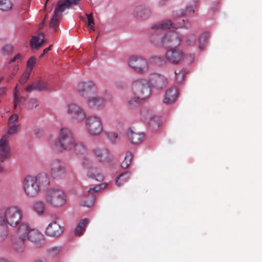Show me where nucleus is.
<instances>
[{"mask_svg":"<svg viewBox=\"0 0 262 262\" xmlns=\"http://www.w3.org/2000/svg\"><path fill=\"white\" fill-rule=\"evenodd\" d=\"M85 125L87 132L92 136H98L103 130L101 118L97 116L91 115L86 118Z\"/></svg>","mask_w":262,"mask_h":262,"instance_id":"nucleus-7","label":"nucleus"},{"mask_svg":"<svg viewBox=\"0 0 262 262\" xmlns=\"http://www.w3.org/2000/svg\"><path fill=\"white\" fill-rule=\"evenodd\" d=\"M62 250L60 246H54L48 249L47 251L49 254L51 256H55L58 254Z\"/></svg>","mask_w":262,"mask_h":262,"instance_id":"nucleus-41","label":"nucleus"},{"mask_svg":"<svg viewBox=\"0 0 262 262\" xmlns=\"http://www.w3.org/2000/svg\"><path fill=\"white\" fill-rule=\"evenodd\" d=\"M18 116L16 114H13L9 118L8 120V124H16L15 123L18 121Z\"/></svg>","mask_w":262,"mask_h":262,"instance_id":"nucleus-47","label":"nucleus"},{"mask_svg":"<svg viewBox=\"0 0 262 262\" xmlns=\"http://www.w3.org/2000/svg\"><path fill=\"white\" fill-rule=\"evenodd\" d=\"M46 198L50 204L55 207L61 206L66 202L64 193L59 189H49L46 193Z\"/></svg>","mask_w":262,"mask_h":262,"instance_id":"nucleus-9","label":"nucleus"},{"mask_svg":"<svg viewBox=\"0 0 262 262\" xmlns=\"http://www.w3.org/2000/svg\"><path fill=\"white\" fill-rule=\"evenodd\" d=\"M141 100H142L141 98H138V96L134 95V97L128 98L126 103L127 106L129 108H133L139 105Z\"/></svg>","mask_w":262,"mask_h":262,"instance_id":"nucleus-36","label":"nucleus"},{"mask_svg":"<svg viewBox=\"0 0 262 262\" xmlns=\"http://www.w3.org/2000/svg\"><path fill=\"white\" fill-rule=\"evenodd\" d=\"M87 104L92 108L99 110L103 107L104 99L96 94L87 99Z\"/></svg>","mask_w":262,"mask_h":262,"instance_id":"nucleus-22","label":"nucleus"},{"mask_svg":"<svg viewBox=\"0 0 262 262\" xmlns=\"http://www.w3.org/2000/svg\"><path fill=\"white\" fill-rule=\"evenodd\" d=\"M76 139L71 129L68 127L61 128L58 133V137L52 144V149L57 153L64 151L72 150Z\"/></svg>","mask_w":262,"mask_h":262,"instance_id":"nucleus-3","label":"nucleus"},{"mask_svg":"<svg viewBox=\"0 0 262 262\" xmlns=\"http://www.w3.org/2000/svg\"><path fill=\"white\" fill-rule=\"evenodd\" d=\"M6 161L5 159H0V173H2L5 171L4 162Z\"/></svg>","mask_w":262,"mask_h":262,"instance_id":"nucleus-52","label":"nucleus"},{"mask_svg":"<svg viewBox=\"0 0 262 262\" xmlns=\"http://www.w3.org/2000/svg\"><path fill=\"white\" fill-rule=\"evenodd\" d=\"M88 222L87 219H83L79 223L75 230V233L76 235L80 236L82 234Z\"/></svg>","mask_w":262,"mask_h":262,"instance_id":"nucleus-33","label":"nucleus"},{"mask_svg":"<svg viewBox=\"0 0 262 262\" xmlns=\"http://www.w3.org/2000/svg\"><path fill=\"white\" fill-rule=\"evenodd\" d=\"M215 10H217L220 7L219 4L217 3L215 4Z\"/></svg>","mask_w":262,"mask_h":262,"instance_id":"nucleus-60","label":"nucleus"},{"mask_svg":"<svg viewBox=\"0 0 262 262\" xmlns=\"http://www.w3.org/2000/svg\"><path fill=\"white\" fill-rule=\"evenodd\" d=\"M21 60V56L19 54H17L15 55L13 58H12L10 60V62H14L17 61L19 62Z\"/></svg>","mask_w":262,"mask_h":262,"instance_id":"nucleus-53","label":"nucleus"},{"mask_svg":"<svg viewBox=\"0 0 262 262\" xmlns=\"http://www.w3.org/2000/svg\"><path fill=\"white\" fill-rule=\"evenodd\" d=\"M20 128V125L19 124L8 125L7 132L2 137L6 136V139L9 140L11 136L17 134L19 132Z\"/></svg>","mask_w":262,"mask_h":262,"instance_id":"nucleus-29","label":"nucleus"},{"mask_svg":"<svg viewBox=\"0 0 262 262\" xmlns=\"http://www.w3.org/2000/svg\"><path fill=\"white\" fill-rule=\"evenodd\" d=\"M154 86L157 90H161L168 83L167 77L158 73H155L151 77Z\"/></svg>","mask_w":262,"mask_h":262,"instance_id":"nucleus-21","label":"nucleus"},{"mask_svg":"<svg viewBox=\"0 0 262 262\" xmlns=\"http://www.w3.org/2000/svg\"><path fill=\"white\" fill-rule=\"evenodd\" d=\"M67 112L71 118L78 122L82 121L86 117V113L84 110L76 103L69 104L67 106Z\"/></svg>","mask_w":262,"mask_h":262,"instance_id":"nucleus-11","label":"nucleus"},{"mask_svg":"<svg viewBox=\"0 0 262 262\" xmlns=\"http://www.w3.org/2000/svg\"><path fill=\"white\" fill-rule=\"evenodd\" d=\"M16 74V72L14 71V72H13L12 73V74L8 77V78L7 79V81L9 82L10 80H11L13 78V77L15 76Z\"/></svg>","mask_w":262,"mask_h":262,"instance_id":"nucleus-56","label":"nucleus"},{"mask_svg":"<svg viewBox=\"0 0 262 262\" xmlns=\"http://www.w3.org/2000/svg\"><path fill=\"white\" fill-rule=\"evenodd\" d=\"M150 14L149 9L141 6L135 8L132 12V14L137 18H145L148 17Z\"/></svg>","mask_w":262,"mask_h":262,"instance_id":"nucleus-26","label":"nucleus"},{"mask_svg":"<svg viewBox=\"0 0 262 262\" xmlns=\"http://www.w3.org/2000/svg\"><path fill=\"white\" fill-rule=\"evenodd\" d=\"M131 173L129 172H125L120 174L116 180V184L119 187L122 186L130 179Z\"/></svg>","mask_w":262,"mask_h":262,"instance_id":"nucleus-31","label":"nucleus"},{"mask_svg":"<svg viewBox=\"0 0 262 262\" xmlns=\"http://www.w3.org/2000/svg\"><path fill=\"white\" fill-rule=\"evenodd\" d=\"M80 0H59L56 5L54 10V13L58 16L61 17L62 15L60 13L63 12L66 9L71 8L72 5L78 4Z\"/></svg>","mask_w":262,"mask_h":262,"instance_id":"nucleus-18","label":"nucleus"},{"mask_svg":"<svg viewBox=\"0 0 262 262\" xmlns=\"http://www.w3.org/2000/svg\"><path fill=\"white\" fill-rule=\"evenodd\" d=\"M38 106L37 100L35 98H32L29 102V108L32 109L36 108Z\"/></svg>","mask_w":262,"mask_h":262,"instance_id":"nucleus-49","label":"nucleus"},{"mask_svg":"<svg viewBox=\"0 0 262 262\" xmlns=\"http://www.w3.org/2000/svg\"><path fill=\"white\" fill-rule=\"evenodd\" d=\"M186 74V70L184 68L175 71L176 79L178 83H181L184 80Z\"/></svg>","mask_w":262,"mask_h":262,"instance_id":"nucleus-38","label":"nucleus"},{"mask_svg":"<svg viewBox=\"0 0 262 262\" xmlns=\"http://www.w3.org/2000/svg\"><path fill=\"white\" fill-rule=\"evenodd\" d=\"M86 16L88 18V27L92 29V30L94 31V20L92 14H85Z\"/></svg>","mask_w":262,"mask_h":262,"instance_id":"nucleus-46","label":"nucleus"},{"mask_svg":"<svg viewBox=\"0 0 262 262\" xmlns=\"http://www.w3.org/2000/svg\"><path fill=\"white\" fill-rule=\"evenodd\" d=\"M194 13V10L193 9V6H187L185 10H181L176 12L173 14V17H182L188 14H193Z\"/></svg>","mask_w":262,"mask_h":262,"instance_id":"nucleus-35","label":"nucleus"},{"mask_svg":"<svg viewBox=\"0 0 262 262\" xmlns=\"http://www.w3.org/2000/svg\"><path fill=\"white\" fill-rule=\"evenodd\" d=\"M50 180L48 175L45 173L38 174L33 177H26L23 182V189L26 195L30 198H34L40 191L41 188L48 186Z\"/></svg>","mask_w":262,"mask_h":262,"instance_id":"nucleus-2","label":"nucleus"},{"mask_svg":"<svg viewBox=\"0 0 262 262\" xmlns=\"http://www.w3.org/2000/svg\"><path fill=\"white\" fill-rule=\"evenodd\" d=\"M18 85L17 84L14 90L13 99H14V108H16L18 105L23 103L26 100L24 96H19L18 90L17 89Z\"/></svg>","mask_w":262,"mask_h":262,"instance_id":"nucleus-30","label":"nucleus"},{"mask_svg":"<svg viewBox=\"0 0 262 262\" xmlns=\"http://www.w3.org/2000/svg\"><path fill=\"white\" fill-rule=\"evenodd\" d=\"M208 42V39L206 35H202L199 40V48L201 51H203Z\"/></svg>","mask_w":262,"mask_h":262,"instance_id":"nucleus-40","label":"nucleus"},{"mask_svg":"<svg viewBox=\"0 0 262 262\" xmlns=\"http://www.w3.org/2000/svg\"><path fill=\"white\" fill-rule=\"evenodd\" d=\"M52 45L50 46L48 48L43 50V53L40 55V57H43V56L47 54L50 50H51Z\"/></svg>","mask_w":262,"mask_h":262,"instance_id":"nucleus-55","label":"nucleus"},{"mask_svg":"<svg viewBox=\"0 0 262 262\" xmlns=\"http://www.w3.org/2000/svg\"><path fill=\"white\" fill-rule=\"evenodd\" d=\"M13 49L11 45H6L3 47L2 52L4 54H9L12 52Z\"/></svg>","mask_w":262,"mask_h":262,"instance_id":"nucleus-48","label":"nucleus"},{"mask_svg":"<svg viewBox=\"0 0 262 262\" xmlns=\"http://www.w3.org/2000/svg\"><path fill=\"white\" fill-rule=\"evenodd\" d=\"M190 57H191V59H192V60H193V55H190Z\"/></svg>","mask_w":262,"mask_h":262,"instance_id":"nucleus-64","label":"nucleus"},{"mask_svg":"<svg viewBox=\"0 0 262 262\" xmlns=\"http://www.w3.org/2000/svg\"><path fill=\"white\" fill-rule=\"evenodd\" d=\"M79 94L82 97H91L97 93L95 84L91 81L80 82L77 87Z\"/></svg>","mask_w":262,"mask_h":262,"instance_id":"nucleus-12","label":"nucleus"},{"mask_svg":"<svg viewBox=\"0 0 262 262\" xmlns=\"http://www.w3.org/2000/svg\"><path fill=\"white\" fill-rule=\"evenodd\" d=\"M4 79V78L3 77L0 78V82Z\"/></svg>","mask_w":262,"mask_h":262,"instance_id":"nucleus-63","label":"nucleus"},{"mask_svg":"<svg viewBox=\"0 0 262 262\" xmlns=\"http://www.w3.org/2000/svg\"><path fill=\"white\" fill-rule=\"evenodd\" d=\"M196 41V37L193 34H191L186 36L185 40L186 46H191L195 44Z\"/></svg>","mask_w":262,"mask_h":262,"instance_id":"nucleus-42","label":"nucleus"},{"mask_svg":"<svg viewBox=\"0 0 262 262\" xmlns=\"http://www.w3.org/2000/svg\"><path fill=\"white\" fill-rule=\"evenodd\" d=\"M166 58L170 63L178 64L183 60L184 55L183 52L179 49L171 48L166 53Z\"/></svg>","mask_w":262,"mask_h":262,"instance_id":"nucleus-17","label":"nucleus"},{"mask_svg":"<svg viewBox=\"0 0 262 262\" xmlns=\"http://www.w3.org/2000/svg\"><path fill=\"white\" fill-rule=\"evenodd\" d=\"M108 137L113 142H115L116 141V139L118 137V136L116 134L112 133H110L108 135Z\"/></svg>","mask_w":262,"mask_h":262,"instance_id":"nucleus-51","label":"nucleus"},{"mask_svg":"<svg viewBox=\"0 0 262 262\" xmlns=\"http://www.w3.org/2000/svg\"><path fill=\"white\" fill-rule=\"evenodd\" d=\"M129 139L130 142L135 145L140 144L145 137L144 133L136 132L130 128L128 134Z\"/></svg>","mask_w":262,"mask_h":262,"instance_id":"nucleus-27","label":"nucleus"},{"mask_svg":"<svg viewBox=\"0 0 262 262\" xmlns=\"http://www.w3.org/2000/svg\"><path fill=\"white\" fill-rule=\"evenodd\" d=\"M49 86L46 82L43 81H38L34 82L32 84L28 85L25 89L27 92H30L32 91H42L44 90H48Z\"/></svg>","mask_w":262,"mask_h":262,"instance_id":"nucleus-24","label":"nucleus"},{"mask_svg":"<svg viewBox=\"0 0 262 262\" xmlns=\"http://www.w3.org/2000/svg\"><path fill=\"white\" fill-rule=\"evenodd\" d=\"M0 262H10V261L7 258H1Z\"/></svg>","mask_w":262,"mask_h":262,"instance_id":"nucleus-58","label":"nucleus"},{"mask_svg":"<svg viewBox=\"0 0 262 262\" xmlns=\"http://www.w3.org/2000/svg\"><path fill=\"white\" fill-rule=\"evenodd\" d=\"M13 7V3L11 0H0V10L8 12Z\"/></svg>","mask_w":262,"mask_h":262,"instance_id":"nucleus-34","label":"nucleus"},{"mask_svg":"<svg viewBox=\"0 0 262 262\" xmlns=\"http://www.w3.org/2000/svg\"><path fill=\"white\" fill-rule=\"evenodd\" d=\"M128 64L134 71L139 74L147 73L149 70L147 60L141 56L133 55L128 60Z\"/></svg>","mask_w":262,"mask_h":262,"instance_id":"nucleus-10","label":"nucleus"},{"mask_svg":"<svg viewBox=\"0 0 262 262\" xmlns=\"http://www.w3.org/2000/svg\"><path fill=\"white\" fill-rule=\"evenodd\" d=\"M177 26V28H188V26L185 25L184 24V19L182 20V23H178Z\"/></svg>","mask_w":262,"mask_h":262,"instance_id":"nucleus-54","label":"nucleus"},{"mask_svg":"<svg viewBox=\"0 0 262 262\" xmlns=\"http://www.w3.org/2000/svg\"><path fill=\"white\" fill-rule=\"evenodd\" d=\"M106 183H102L99 185H97L93 188H91L88 191V194L85 195L80 203L81 206L90 207H91L95 201L94 193L98 192L101 189L104 188L107 186Z\"/></svg>","mask_w":262,"mask_h":262,"instance_id":"nucleus-13","label":"nucleus"},{"mask_svg":"<svg viewBox=\"0 0 262 262\" xmlns=\"http://www.w3.org/2000/svg\"><path fill=\"white\" fill-rule=\"evenodd\" d=\"M149 125L152 129H156L159 127V123L155 121L154 118L150 119L149 122Z\"/></svg>","mask_w":262,"mask_h":262,"instance_id":"nucleus-50","label":"nucleus"},{"mask_svg":"<svg viewBox=\"0 0 262 262\" xmlns=\"http://www.w3.org/2000/svg\"><path fill=\"white\" fill-rule=\"evenodd\" d=\"M33 210L38 215L43 214L45 210V204L42 201L35 202L33 204Z\"/></svg>","mask_w":262,"mask_h":262,"instance_id":"nucleus-32","label":"nucleus"},{"mask_svg":"<svg viewBox=\"0 0 262 262\" xmlns=\"http://www.w3.org/2000/svg\"><path fill=\"white\" fill-rule=\"evenodd\" d=\"M6 90L4 88H0V95H3L5 93Z\"/></svg>","mask_w":262,"mask_h":262,"instance_id":"nucleus-57","label":"nucleus"},{"mask_svg":"<svg viewBox=\"0 0 262 262\" xmlns=\"http://www.w3.org/2000/svg\"><path fill=\"white\" fill-rule=\"evenodd\" d=\"M50 174L54 179H60L66 174L63 163L58 159L53 160L50 164Z\"/></svg>","mask_w":262,"mask_h":262,"instance_id":"nucleus-14","label":"nucleus"},{"mask_svg":"<svg viewBox=\"0 0 262 262\" xmlns=\"http://www.w3.org/2000/svg\"><path fill=\"white\" fill-rule=\"evenodd\" d=\"M21 210L16 206H10L2 210L0 216V225H9L14 227L18 225L22 218Z\"/></svg>","mask_w":262,"mask_h":262,"instance_id":"nucleus-4","label":"nucleus"},{"mask_svg":"<svg viewBox=\"0 0 262 262\" xmlns=\"http://www.w3.org/2000/svg\"><path fill=\"white\" fill-rule=\"evenodd\" d=\"M132 91L135 96L143 100L148 98L151 92L148 82L142 79H137L133 82Z\"/></svg>","mask_w":262,"mask_h":262,"instance_id":"nucleus-5","label":"nucleus"},{"mask_svg":"<svg viewBox=\"0 0 262 262\" xmlns=\"http://www.w3.org/2000/svg\"><path fill=\"white\" fill-rule=\"evenodd\" d=\"M178 95V89L176 87H172L168 90L165 93L163 99L164 103L170 104L174 102Z\"/></svg>","mask_w":262,"mask_h":262,"instance_id":"nucleus-23","label":"nucleus"},{"mask_svg":"<svg viewBox=\"0 0 262 262\" xmlns=\"http://www.w3.org/2000/svg\"><path fill=\"white\" fill-rule=\"evenodd\" d=\"M60 18V16H58L57 14L54 13V15L50 22V26L56 30L57 27L58 21Z\"/></svg>","mask_w":262,"mask_h":262,"instance_id":"nucleus-43","label":"nucleus"},{"mask_svg":"<svg viewBox=\"0 0 262 262\" xmlns=\"http://www.w3.org/2000/svg\"><path fill=\"white\" fill-rule=\"evenodd\" d=\"M44 34L39 33L38 36H33L30 40V46L32 49L38 50L42 45L44 41Z\"/></svg>","mask_w":262,"mask_h":262,"instance_id":"nucleus-28","label":"nucleus"},{"mask_svg":"<svg viewBox=\"0 0 262 262\" xmlns=\"http://www.w3.org/2000/svg\"><path fill=\"white\" fill-rule=\"evenodd\" d=\"M7 232L5 231V233H4V237H6V236H7Z\"/></svg>","mask_w":262,"mask_h":262,"instance_id":"nucleus-62","label":"nucleus"},{"mask_svg":"<svg viewBox=\"0 0 262 262\" xmlns=\"http://www.w3.org/2000/svg\"><path fill=\"white\" fill-rule=\"evenodd\" d=\"M75 154L79 157H86L85 155L88 153L86 146L81 142L75 141L72 147V150Z\"/></svg>","mask_w":262,"mask_h":262,"instance_id":"nucleus-25","label":"nucleus"},{"mask_svg":"<svg viewBox=\"0 0 262 262\" xmlns=\"http://www.w3.org/2000/svg\"><path fill=\"white\" fill-rule=\"evenodd\" d=\"M35 262H46V261L43 258H38L37 259Z\"/></svg>","mask_w":262,"mask_h":262,"instance_id":"nucleus-59","label":"nucleus"},{"mask_svg":"<svg viewBox=\"0 0 262 262\" xmlns=\"http://www.w3.org/2000/svg\"><path fill=\"white\" fill-rule=\"evenodd\" d=\"M48 1H49V0H46V3H45V6H44V8H46V6H47V3H48Z\"/></svg>","mask_w":262,"mask_h":262,"instance_id":"nucleus-61","label":"nucleus"},{"mask_svg":"<svg viewBox=\"0 0 262 262\" xmlns=\"http://www.w3.org/2000/svg\"><path fill=\"white\" fill-rule=\"evenodd\" d=\"M133 155L132 152L128 151L126 152L124 160L121 163V167L123 168H127L130 164L132 160Z\"/></svg>","mask_w":262,"mask_h":262,"instance_id":"nucleus-37","label":"nucleus"},{"mask_svg":"<svg viewBox=\"0 0 262 262\" xmlns=\"http://www.w3.org/2000/svg\"><path fill=\"white\" fill-rule=\"evenodd\" d=\"M27 239H29L37 247L41 246L45 244V238L43 234L38 230L32 229Z\"/></svg>","mask_w":262,"mask_h":262,"instance_id":"nucleus-19","label":"nucleus"},{"mask_svg":"<svg viewBox=\"0 0 262 262\" xmlns=\"http://www.w3.org/2000/svg\"><path fill=\"white\" fill-rule=\"evenodd\" d=\"M174 24V23L172 24L170 20H166L154 25L151 28V41L157 45L166 48L178 46L181 42V38L177 32H168L163 35L164 31Z\"/></svg>","mask_w":262,"mask_h":262,"instance_id":"nucleus-1","label":"nucleus"},{"mask_svg":"<svg viewBox=\"0 0 262 262\" xmlns=\"http://www.w3.org/2000/svg\"><path fill=\"white\" fill-rule=\"evenodd\" d=\"M86 157H82L81 164L84 168L87 170V176L97 181H102L104 177L103 174L99 169L93 167L94 162L92 159V155L88 152L85 155Z\"/></svg>","mask_w":262,"mask_h":262,"instance_id":"nucleus-6","label":"nucleus"},{"mask_svg":"<svg viewBox=\"0 0 262 262\" xmlns=\"http://www.w3.org/2000/svg\"><path fill=\"white\" fill-rule=\"evenodd\" d=\"M36 61V58L34 56H31L28 60L27 63V70H30L32 72V70L34 66Z\"/></svg>","mask_w":262,"mask_h":262,"instance_id":"nucleus-44","label":"nucleus"},{"mask_svg":"<svg viewBox=\"0 0 262 262\" xmlns=\"http://www.w3.org/2000/svg\"><path fill=\"white\" fill-rule=\"evenodd\" d=\"M10 145L9 140L5 137L0 139V159L8 160L10 157Z\"/></svg>","mask_w":262,"mask_h":262,"instance_id":"nucleus-20","label":"nucleus"},{"mask_svg":"<svg viewBox=\"0 0 262 262\" xmlns=\"http://www.w3.org/2000/svg\"><path fill=\"white\" fill-rule=\"evenodd\" d=\"M92 156L95 157L100 163L109 162L112 157L110 151L106 148L96 147L90 151Z\"/></svg>","mask_w":262,"mask_h":262,"instance_id":"nucleus-15","label":"nucleus"},{"mask_svg":"<svg viewBox=\"0 0 262 262\" xmlns=\"http://www.w3.org/2000/svg\"><path fill=\"white\" fill-rule=\"evenodd\" d=\"M31 73V72L30 71V70H26V71L21 76L19 79V83L21 84L25 83L29 78Z\"/></svg>","mask_w":262,"mask_h":262,"instance_id":"nucleus-45","label":"nucleus"},{"mask_svg":"<svg viewBox=\"0 0 262 262\" xmlns=\"http://www.w3.org/2000/svg\"><path fill=\"white\" fill-rule=\"evenodd\" d=\"M150 62L158 64L159 66H163L166 63V61L163 57L160 56H152L149 59Z\"/></svg>","mask_w":262,"mask_h":262,"instance_id":"nucleus-39","label":"nucleus"},{"mask_svg":"<svg viewBox=\"0 0 262 262\" xmlns=\"http://www.w3.org/2000/svg\"><path fill=\"white\" fill-rule=\"evenodd\" d=\"M64 227L58 224L56 221L50 223L45 230V234L49 237L56 238L59 237L63 232Z\"/></svg>","mask_w":262,"mask_h":262,"instance_id":"nucleus-16","label":"nucleus"},{"mask_svg":"<svg viewBox=\"0 0 262 262\" xmlns=\"http://www.w3.org/2000/svg\"><path fill=\"white\" fill-rule=\"evenodd\" d=\"M18 225L16 234L19 239V246H17L16 242H14V247L18 252H21L24 248V241L28 237L30 231L32 229L27 223L22 222Z\"/></svg>","mask_w":262,"mask_h":262,"instance_id":"nucleus-8","label":"nucleus"}]
</instances>
